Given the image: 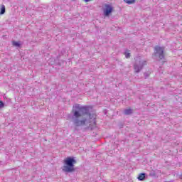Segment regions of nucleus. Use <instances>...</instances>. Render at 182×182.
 <instances>
[{"label":"nucleus","instance_id":"nucleus-5","mask_svg":"<svg viewBox=\"0 0 182 182\" xmlns=\"http://www.w3.org/2000/svg\"><path fill=\"white\" fill-rule=\"evenodd\" d=\"M112 12H113V6L109 4H105L103 9V14L105 16H109Z\"/></svg>","mask_w":182,"mask_h":182},{"label":"nucleus","instance_id":"nucleus-1","mask_svg":"<svg viewBox=\"0 0 182 182\" xmlns=\"http://www.w3.org/2000/svg\"><path fill=\"white\" fill-rule=\"evenodd\" d=\"M73 122L75 126H96V113L92 111V106H82L75 104L72 110Z\"/></svg>","mask_w":182,"mask_h":182},{"label":"nucleus","instance_id":"nucleus-3","mask_svg":"<svg viewBox=\"0 0 182 182\" xmlns=\"http://www.w3.org/2000/svg\"><path fill=\"white\" fill-rule=\"evenodd\" d=\"M153 58L154 59L161 60L162 63H164V62H166V58H164V48L160 46H156L154 48V54Z\"/></svg>","mask_w":182,"mask_h":182},{"label":"nucleus","instance_id":"nucleus-11","mask_svg":"<svg viewBox=\"0 0 182 182\" xmlns=\"http://www.w3.org/2000/svg\"><path fill=\"white\" fill-rule=\"evenodd\" d=\"M5 107V104L4 103V102L0 101V109H2Z\"/></svg>","mask_w":182,"mask_h":182},{"label":"nucleus","instance_id":"nucleus-4","mask_svg":"<svg viewBox=\"0 0 182 182\" xmlns=\"http://www.w3.org/2000/svg\"><path fill=\"white\" fill-rule=\"evenodd\" d=\"M135 60L136 62L134 65V69L136 73H139V72L143 69V66H146V65H147V61H146V60H141L140 57H136Z\"/></svg>","mask_w":182,"mask_h":182},{"label":"nucleus","instance_id":"nucleus-12","mask_svg":"<svg viewBox=\"0 0 182 182\" xmlns=\"http://www.w3.org/2000/svg\"><path fill=\"white\" fill-rule=\"evenodd\" d=\"M124 55H125V58H127V59H129V58H130V53L125 52Z\"/></svg>","mask_w":182,"mask_h":182},{"label":"nucleus","instance_id":"nucleus-6","mask_svg":"<svg viewBox=\"0 0 182 182\" xmlns=\"http://www.w3.org/2000/svg\"><path fill=\"white\" fill-rule=\"evenodd\" d=\"M137 178L139 181H144V178H146V173H140Z\"/></svg>","mask_w":182,"mask_h":182},{"label":"nucleus","instance_id":"nucleus-8","mask_svg":"<svg viewBox=\"0 0 182 182\" xmlns=\"http://www.w3.org/2000/svg\"><path fill=\"white\" fill-rule=\"evenodd\" d=\"M124 114H132L133 113V110L132 109H127L124 112Z\"/></svg>","mask_w":182,"mask_h":182},{"label":"nucleus","instance_id":"nucleus-2","mask_svg":"<svg viewBox=\"0 0 182 182\" xmlns=\"http://www.w3.org/2000/svg\"><path fill=\"white\" fill-rule=\"evenodd\" d=\"M76 164V159L74 157H67L64 160V166L62 168L64 173H73L75 171V165Z\"/></svg>","mask_w":182,"mask_h":182},{"label":"nucleus","instance_id":"nucleus-7","mask_svg":"<svg viewBox=\"0 0 182 182\" xmlns=\"http://www.w3.org/2000/svg\"><path fill=\"white\" fill-rule=\"evenodd\" d=\"M124 2H125V4H127L128 5H132V4H134V2H136V0H124Z\"/></svg>","mask_w":182,"mask_h":182},{"label":"nucleus","instance_id":"nucleus-13","mask_svg":"<svg viewBox=\"0 0 182 182\" xmlns=\"http://www.w3.org/2000/svg\"><path fill=\"white\" fill-rule=\"evenodd\" d=\"M85 1V2H90V1H91V0H84Z\"/></svg>","mask_w":182,"mask_h":182},{"label":"nucleus","instance_id":"nucleus-9","mask_svg":"<svg viewBox=\"0 0 182 182\" xmlns=\"http://www.w3.org/2000/svg\"><path fill=\"white\" fill-rule=\"evenodd\" d=\"M12 45L13 46H16V48H19V46H21V43L18 41H13Z\"/></svg>","mask_w":182,"mask_h":182},{"label":"nucleus","instance_id":"nucleus-10","mask_svg":"<svg viewBox=\"0 0 182 182\" xmlns=\"http://www.w3.org/2000/svg\"><path fill=\"white\" fill-rule=\"evenodd\" d=\"M5 14V5H2L1 8L0 15Z\"/></svg>","mask_w":182,"mask_h":182}]
</instances>
